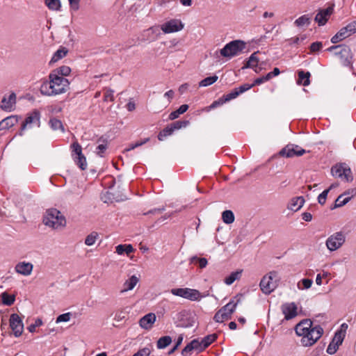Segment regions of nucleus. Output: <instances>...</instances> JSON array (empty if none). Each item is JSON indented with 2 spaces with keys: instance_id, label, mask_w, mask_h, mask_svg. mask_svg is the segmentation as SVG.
<instances>
[{
  "instance_id": "b1692460",
  "label": "nucleus",
  "mask_w": 356,
  "mask_h": 356,
  "mask_svg": "<svg viewBox=\"0 0 356 356\" xmlns=\"http://www.w3.org/2000/svg\"><path fill=\"white\" fill-rule=\"evenodd\" d=\"M67 55V49L65 47H60L58 49L52 56L50 61L49 62V65H53L60 59L64 58Z\"/></svg>"
},
{
  "instance_id": "412c9836",
  "label": "nucleus",
  "mask_w": 356,
  "mask_h": 356,
  "mask_svg": "<svg viewBox=\"0 0 356 356\" xmlns=\"http://www.w3.org/2000/svg\"><path fill=\"white\" fill-rule=\"evenodd\" d=\"M156 321V316L153 313H149L142 317L139 321L141 327L146 330L149 329Z\"/></svg>"
},
{
  "instance_id": "13d9d810",
  "label": "nucleus",
  "mask_w": 356,
  "mask_h": 356,
  "mask_svg": "<svg viewBox=\"0 0 356 356\" xmlns=\"http://www.w3.org/2000/svg\"><path fill=\"white\" fill-rule=\"evenodd\" d=\"M338 348H339V346H337V345H334V343L330 342V343L327 346V348L326 351H327V353L328 354L333 355V354H334L337 352Z\"/></svg>"
},
{
  "instance_id": "5701e85b",
  "label": "nucleus",
  "mask_w": 356,
  "mask_h": 356,
  "mask_svg": "<svg viewBox=\"0 0 356 356\" xmlns=\"http://www.w3.org/2000/svg\"><path fill=\"white\" fill-rule=\"evenodd\" d=\"M241 295L236 296L226 305L222 307V308H226L225 312L232 316L235 311L237 305L241 302Z\"/></svg>"
},
{
  "instance_id": "f8f14e48",
  "label": "nucleus",
  "mask_w": 356,
  "mask_h": 356,
  "mask_svg": "<svg viewBox=\"0 0 356 356\" xmlns=\"http://www.w3.org/2000/svg\"><path fill=\"white\" fill-rule=\"evenodd\" d=\"M40 113L38 110H33L31 113H30L28 116L26 118L25 120L23 122L22 124L21 131H19V135H23V131L26 128H31L33 125H36L37 127H40Z\"/></svg>"
},
{
  "instance_id": "de8ad7c7",
  "label": "nucleus",
  "mask_w": 356,
  "mask_h": 356,
  "mask_svg": "<svg viewBox=\"0 0 356 356\" xmlns=\"http://www.w3.org/2000/svg\"><path fill=\"white\" fill-rule=\"evenodd\" d=\"M191 346L193 348V350H197L198 352H202L204 350L203 348V344L202 343V341H200L198 339H193L191 341Z\"/></svg>"
},
{
  "instance_id": "393cba45",
  "label": "nucleus",
  "mask_w": 356,
  "mask_h": 356,
  "mask_svg": "<svg viewBox=\"0 0 356 356\" xmlns=\"http://www.w3.org/2000/svg\"><path fill=\"white\" fill-rule=\"evenodd\" d=\"M17 122V119L13 116L8 117L0 122V131L8 129L13 127Z\"/></svg>"
},
{
  "instance_id": "c03bdc74",
  "label": "nucleus",
  "mask_w": 356,
  "mask_h": 356,
  "mask_svg": "<svg viewBox=\"0 0 356 356\" xmlns=\"http://www.w3.org/2000/svg\"><path fill=\"white\" fill-rule=\"evenodd\" d=\"M98 236V234L97 232H92L85 239L86 245L90 246L95 244L96 239Z\"/></svg>"
},
{
  "instance_id": "ddd939ff",
  "label": "nucleus",
  "mask_w": 356,
  "mask_h": 356,
  "mask_svg": "<svg viewBox=\"0 0 356 356\" xmlns=\"http://www.w3.org/2000/svg\"><path fill=\"white\" fill-rule=\"evenodd\" d=\"M276 275L275 272H270L268 275L264 276L259 284L260 289L265 294H270L276 287L273 282V277Z\"/></svg>"
},
{
  "instance_id": "a19ab883",
  "label": "nucleus",
  "mask_w": 356,
  "mask_h": 356,
  "mask_svg": "<svg viewBox=\"0 0 356 356\" xmlns=\"http://www.w3.org/2000/svg\"><path fill=\"white\" fill-rule=\"evenodd\" d=\"M313 281L310 279H302L298 283V288L300 290L308 289L312 285Z\"/></svg>"
},
{
  "instance_id": "680f3d73",
  "label": "nucleus",
  "mask_w": 356,
  "mask_h": 356,
  "mask_svg": "<svg viewBox=\"0 0 356 356\" xmlns=\"http://www.w3.org/2000/svg\"><path fill=\"white\" fill-rule=\"evenodd\" d=\"M182 341H183V337L182 336H179L178 337V339H177V343L175 345V346L168 352V355L172 354L175 351V350H177V348L180 346V344L181 343Z\"/></svg>"
},
{
  "instance_id": "0eeeda50",
  "label": "nucleus",
  "mask_w": 356,
  "mask_h": 356,
  "mask_svg": "<svg viewBox=\"0 0 356 356\" xmlns=\"http://www.w3.org/2000/svg\"><path fill=\"white\" fill-rule=\"evenodd\" d=\"M170 292L174 296H179L191 301H199L202 298L206 297V295H202L198 290L190 288L172 289Z\"/></svg>"
},
{
  "instance_id": "37998d69",
  "label": "nucleus",
  "mask_w": 356,
  "mask_h": 356,
  "mask_svg": "<svg viewBox=\"0 0 356 356\" xmlns=\"http://www.w3.org/2000/svg\"><path fill=\"white\" fill-rule=\"evenodd\" d=\"M45 3L51 10H57L60 8V0H45Z\"/></svg>"
},
{
  "instance_id": "9b49d317",
  "label": "nucleus",
  "mask_w": 356,
  "mask_h": 356,
  "mask_svg": "<svg viewBox=\"0 0 356 356\" xmlns=\"http://www.w3.org/2000/svg\"><path fill=\"white\" fill-rule=\"evenodd\" d=\"M356 33V24H348L346 26L341 29L332 38L331 42L334 44L346 39Z\"/></svg>"
},
{
  "instance_id": "bf43d9fd",
  "label": "nucleus",
  "mask_w": 356,
  "mask_h": 356,
  "mask_svg": "<svg viewBox=\"0 0 356 356\" xmlns=\"http://www.w3.org/2000/svg\"><path fill=\"white\" fill-rule=\"evenodd\" d=\"M193 350V346H191V342L189 343H188L185 348L182 350L181 351V355L183 356H187L188 355L189 353H191V352Z\"/></svg>"
},
{
  "instance_id": "72a5a7b5",
  "label": "nucleus",
  "mask_w": 356,
  "mask_h": 356,
  "mask_svg": "<svg viewBox=\"0 0 356 356\" xmlns=\"http://www.w3.org/2000/svg\"><path fill=\"white\" fill-rule=\"evenodd\" d=\"M222 219L226 224H231L234 221V213L230 210H226L222 213Z\"/></svg>"
},
{
  "instance_id": "49530a36",
  "label": "nucleus",
  "mask_w": 356,
  "mask_h": 356,
  "mask_svg": "<svg viewBox=\"0 0 356 356\" xmlns=\"http://www.w3.org/2000/svg\"><path fill=\"white\" fill-rule=\"evenodd\" d=\"M344 338H345L344 334L336 332L331 342L334 343V345L339 346V345H341L342 343Z\"/></svg>"
},
{
  "instance_id": "4be33fe9",
  "label": "nucleus",
  "mask_w": 356,
  "mask_h": 356,
  "mask_svg": "<svg viewBox=\"0 0 356 356\" xmlns=\"http://www.w3.org/2000/svg\"><path fill=\"white\" fill-rule=\"evenodd\" d=\"M305 203L303 197H293L287 205V209L293 211H297L302 208Z\"/></svg>"
},
{
  "instance_id": "1a4fd4ad",
  "label": "nucleus",
  "mask_w": 356,
  "mask_h": 356,
  "mask_svg": "<svg viewBox=\"0 0 356 356\" xmlns=\"http://www.w3.org/2000/svg\"><path fill=\"white\" fill-rule=\"evenodd\" d=\"M335 4L328 3L325 7L320 8L315 16V22H327L331 19V16L334 13Z\"/></svg>"
},
{
  "instance_id": "bb28decb",
  "label": "nucleus",
  "mask_w": 356,
  "mask_h": 356,
  "mask_svg": "<svg viewBox=\"0 0 356 356\" xmlns=\"http://www.w3.org/2000/svg\"><path fill=\"white\" fill-rule=\"evenodd\" d=\"M258 54H259V51H256L251 54V56H250L245 65L244 66L245 68L257 67V66L258 65L259 61V59L257 57Z\"/></svg>"
},
{
  "instance_id": "c756f323",
  "label": "nucleus",
  "mask_w": 356,
  "mask_h": 356,
  "mask_svg": "<svg viewBox=\"0 0 356 356\" xmlns=\"http://www.w3.org/2000/svg\"><path fill=\"white\" fill-rule=\"evenodd\" d=\"M241 273H242V270L232 272L228 277H227L225 279V283L227 285H231L236 280H238L241 277Z\"/></svg>"
},
{
  "instance_id": "603ef678",
  "label": "nucleus",
  "mask_w": 356,
  "mask_h": 356,
  "mask_svg": "<svg viewBox=\"0 0 356 356\" xmlns=\"http://www.w3.org/2000/svg\"><path fill=\"white\" fill-rule=\"evenodd\" d=\"M328 193L329 190H325L318 195V202L320 204L323 205L325 203Z\"/></svg>"
},
{
  "instance_id": "4468645a",
  "label": "nucleus",
  "mask_w": 356,
  "mask_h": 356,
  "mask_svg": "<svg viewBox=\"0 0 356 356\" xmlns=\"http://www.w3.org/2000/svg\"><path fill=\"white\" fill-rule=\"evenodd\" d=\"M305 153V150L301 148L300 146L289 144L284 147L280 152V154L287 158L293 157L295 156H302Z\"/></svg>"
},
{
  "instance_id": "6e6552de",
  "label": "nucleus",
  "mask_w": 356,
  "mask_h": 356,
  "mask_svg": "<svg viewBox=\"0 0 356 356\" xmlns=\"http://www.w3.org/2000/svg\"><path fill=\"white\" fill-rule=\"evenodd\" d=\"M345 242V235L341 232H338L327 238L326 240V246L327 249L332 252L339 249Z\"/></svg>"
},
{
  "instance_id": "7c9ffc66",
  "label": "nucleus",
  "mask_w": 356,
  "mask_h": 356,
  "mask_svg": "<svg viewBox=\"0 0 356 356\" xmlns=\"http://www.w3.org/2000/svg\"><path fill=\"white\" fill-rule=\"evenodd\" d=\"M134 251V249L133 246L130 244L129 245H118L116 247V252L118 254H123L124 253H126L127 254H129Z\"/></svg>"
},
{
  "instance_id": "69168bd1",
  "label": "nucleus",
  "mask_w": 356,
  "mask_h": 356,
  "mask_svg": "<svg viewBox=\"0 0 356 356\" xmlns=\"http://www.w3.org/2000/svg\"><path fill=\"white\" fill-rule=\"evenodd\" d=\"M60 322H67V313L63 314L60 315L56 321V323H60Z\"/></svg>"
},
{
  "instance_id": "4d7b16f0",
  "label": "nucleus",
  "mask_w": 356,
  "mask_h": 356,
  "mask_svg": "<svg viewBox=\"0 0 356 356\" xmlns=\"http://www.w3.org/2000/svg\"><path fill=\"white\" fill-rule=\"evenodd\" d=\"M106 149H107L106 144H100L96 148V153L97 155H99L100 156H103V154L105 152Z\"/></svg>"
},
{
  "instance_id": "aec40b11",
  "label": "nucleus",
  "mask_w": 356,
  "mask_h": 356,
  "mask_svg": "<svg viewBox=\"0 0 356 356\" xmlns=\"http://www.w3.org/2000/svg\"><path fill=\"white\" fill-rule=\"evenodd\" d=\"M16 101V95L12 92L8 97H3L1 102L0 107L5 111H10Z\"/></svg>"
},
{
  "instance_id": "cd10ccee",
  "label": "nucleus",
  "mask_w": 356,
  "mask_h": 356,
  "mask_svg": "<svg viewBox=\"0 0 356 356\" xmlns=\"http://www.w3.org/2000/svg\"><path fill=\"white\" fill-rule=\"evenodd\" d=\"M188 109V105L182 104L181 106H179V108L178 109H177L176 111H172V113H170L169 117H168L169 120H173L177 119V118H179V116L181 114H183L185 112H186V111Z\"/></svg>"
},
{
  "instance_id": "ea45409f",
  "label": "nucleus",
  "mask_w": 356,
  "mask_h": 356,
  "mask_svg": "<svg viewBox=\"0 0 356 356\" xmlns=\"http://www.w3.org/2000/svg\"><path fill=\"white\" fill-rule=\"evenodd\" d=\"M217 338V335L216 334H209L204 337L202 339V343L203 344V348L204 349L207 348L210 344H211Z\"/></svg>"
},
{
  "instance_id": "7ed1b4c3",
  "label": "nucleus",
  "mask_w": 356,
  "mask_h": 356,
  "mask_svg": "<svg viewBox=\"0 0 356 356\" xmlns=\"http://www.w3.org/2000/svg\"><path fill=\"white\" fill-rule=\"evenodd\" d=\"M43 223L54 229H59L65 225L66 220L58 210L50 209L46 211L43 216Z\"/></svg>"
},
{
  "instance_id": "423d86ee",
  "label": "nucleus",
  "mask_w": 356,
  "mask_h": 356,
  "mask_svg": "<svg viewBox=\"0 0 356 356\" xmlns=\"http://www.w3.org/2000/svg\"><path fill=\"white\" fill-rule=\"evenodd\" d=\"M245 48V43L241 40H233L227 43L220 52L221 56L232 58L239 55Z\"/></svg>"
},
{
  "instance_id": "f3484780",
  "label": "nucleus",
  "mask_w": 356,
  "mask_h": 356,
  "mask_svg": "<svg viewBox=\"0 0 356 356\" xmlns=\"http://www.w3.org/2000/svg\"><path fill=\"white\" fill-rule=\"evenodd\" d=\"M281 309L286 320L292 319L297 316V306L294 302L284 303Z\"/></svg>"
},
{
  "instance_id": "6ab92c4d",
  "label": "nucleus",
  "mask_w": 356,
  "mask_h": 356,
  "mask_svg": "<svg viewBox=\"0 0 356 356\" xmlns=\"http://www.w3.org/2000/svg\"><path fill=\"white\" fill-rule=\"evenodd\" d=\"M138 282L139 277H137L135 275H131L124 282L122 289L120 291V293H124L134 289V288L136 286Z\"/></svg>"
},
{
  "instance_id": "dca6fc26",
  "label": "nucleus",
  "mask_w": 356,
  "mask_h": 356,
  "mask_svg": "<svg viewBox=\"0 0 356 356\" xmlns=\"http://www.w3.org/2000/svg\"><path fill=\"white\" fill-rule=\"evenodd\" d=\"M183 28L184 24H162L161 27L155 26L150 28V30L152 31H159L161 29L164 33H171L181 31Z\"/></svg>"
},
{
  "instance_id": "9d476101",
  "label": "nucleus",
  "mask_w": 356,
  "mask_h": 356,
  "mask_svg": "<svg viewBox=\"0 0 356 356\" xmlns=\"http://www.w3.org/2000/svg\"><path fill=\"white\" fill-rule=\"evenodd\" d=\"M331 173L334 177L341 178L348 182L352 181L353 179L350 168L342 164L333 166Z\"/></svg>"
},
{
  "instance_id": "20e7f679",
  "label": "nucleus",
  "mask_w": 356,
  "mask_h": 356,
  "mask_svg": "<svg viewBox=\"0 0 356 356\" xmlns=\"http://www.w3.org/2000/svg\"><path fill=\"white\" fill-rule=\"evenodd\" d=\"M71 158L74 164L81 170L88 168L86 157L82 152V147L78 142L74 141L70 145Z\"/></svg>"
},
{
  "instance_id": "774afa93",
  "label": "nucleus",
  "mask_w": 356,
  "mask_h": 356,
  "mask_svg": "<svg viewBox=\"0 0 356 356\" xmlns=\"http://www.w3.org/2000/svg\"><path fill=\"white\" fill-rule=\"evenodd\" d=\"M266 81V79H264V76L259 77V78L256 79L254 81V83H252V85H253V86H256V85H260Z\"/></svg>"
},
{
  "instance_id": "e2e57ef3",
  "label": "nucleus",
  "mask_w": 356,
  "mask_h": 356,
  "mask_svg": "<svg viewBox=\"0 0 356 356\" xmlns=\"http://www.w3.org/2000/svg\"><path fill=\"white\" fill-rule=\"evenodd\" d=\"M81 314L80 312H68V321H70L72 319L79 318V317L81 316Z\"/></svg>"
},
{
  "instance_id": "6e6d98bb",
  "label": "nucleus",
  "mask_w": 356,
  "mask_h": 356,
  "mask_svg": "<svg viewBox=\"0 0 356 356\" xmlns=\"http://www.w3.org/2000/svg\"><path fill=\"white\" fill-rule=\"evenodd\" d=\"M323 47L321 42H315L310 45V50L312 52L318 51Z\"/></svg>"
},
{
  "instance_id": "c9c22d12",
  "label": "nucleus",
  "mask_w": 356,
  "mask_h": 356,
  "mask_svg": "<svg viewBox=\"0 0 356 356\" xmlns=\"http://www.w3.org/2000/svg\"><path fill=\"white\" fill-rule=\"evenodd\" d=\"M174 130L170 124L168 125L165 128H164L158 135V139L159 140H163L164 138L170 136L173 134Z\"/></svg>"
},
{
  "instance_id": "2eb2a0df",
  "label": "nucleus",
  "mask_w": 356,
  "mask_h": 356,
  "mask_svg": "<svg viewBox=\"0 0 356 356\" xmlns=\"http://www.w3.org/2000/svg\"><path fill=\"white\" fill-rule=\"evenodd\" d=\"M10 326L16 337L22 335L24 330V325L18 314H13L10 315Z\"/></svg>"
},
{
  "instance_id": "3c124183",
  "label": "nucleus",
  "mask_w": 356,
  "mask_h": 356,
  "mask_svg": "<svg viewBox=\"0 0 356 356\" xmlns=\"http://www.w3.org/2000/svg\"><path fill=\"white\" fill-rule=\"evenodd\" d=\"M313 17L312 14H306L303 15L297 19L294 22H309Z\"/></svg>"
},
{
  "instance_id": "f704fd0d",
  "label": "nucleus",
  "mask_w": 356,
  "mask_h": 356,
  "mask_svg": "<svg viewBox=\"0 0 356 356\" xmlns=\"http://www.w3.org/2000/svg\"><path fill=\"white\" fill-rule=\"evenodd\" d=\"M239 95V92L236 88L232 90L230 92L225 94L222 96V99H220L221 103L229 102L232 99L236 98Z\"/></svg>"
},
{
  "instance_id": "864d4df0",
  "label": "nucleus",
  "mask_w": 356,
  "mask_h": 356,
  "mask_svg": "<svg viewBox=\"0 0 356 356\" xmlns=\"http://www.w3.org/2000/svg\"><path fill=\"white\" fill-rule=\"evenodd\" d=\"M344 197H350V200L356 195V188H350L341 194Z\"/></svg>"
},
{
  "instance_id": "052dcab7",
  "label": "nucleus",
  "mask_w": 356,
  "mask_h": 356,
  "mask_svg": "<svg viewBox=\"0 0 356 356\" xmlns=\"http://www.w3.org/2000/svg\"><path fill=\"white\" fill-rule=\"evenodd\" d=\"M305 39H306V36L302 35L301 37H296L293 38H291L289 40V41H290L291 44H298L300 42H302Z\"/></svg>"
},
{
  "instance_id": "338daca9",
  "label": "nucleus",
  "mask_w": 356,
  "mask_h": 356,
  "mask_svg": "<svg viewBox=\"0 0 356 356\" xmlns=\"http://www.w3.org/2000/svg\"><path fill=\"white\" fill-rule=\"evenodd\" d=\"M302 219L307 222H309L312 219V215L310 213L305 212L302 214Z\"/></svg>"
},
{
  "instance_id": "a878e982",
  "label": "nucleus",
  "mask_w": 356,
  "mask_h": 356,
  "mask_svg": "<svg viewBox=\"0 0 356 356\" xmlns=\"http://www.w3.org/2000/svg\"><path fill=\"white\" fill-rule=\"evenodd\" d=\"M226 308L220 309L214 315L213 319L217 323H222L225 321H227L231 318V315L225 312Z\"/></svg>"
},
{
  "instance_id": "473e14b6",
  "label": "nucleus",
  "mask_w": 356,
  "mask_h": 356,
  "mask_svg": "<svg viewBox=\"0 0 356 356\" xmlns=\"http://www.w3.org/2000/svg\"><path fill=\"white\" fill-rule=\"evenodd\" d=\"M2 302L3 305L7 306L12 305L15 302V296L10 295L6 292H3L1 295Z\"/></svg>"
},
{
  "instance_id": "a211bd4d",
  "label": "nucleus",
  "mask_w": 356,
  "mask_h": 356,
  "mask_svg": "<svg viewBox=\"0 0 356 356\" xmlns=\"http://www.w3.org/2000/svg\"><path fill=\"white\" fill-rule=\"evenodd\" d=\"M33 266L30 262H19L15 266V270L17 273L27 276L31 274Z\"/></svg>"
},
{
  "instance_id": "39448f33",
  "label": "nucleus",
  "mask_w": 356,
  "mask_h": 356,
  "mask_svg": "<svg viewBox=\"0 0 356 356\" xmlns=\"http://www.w3.org/2000/svg\"><path fill=\"white\" fill-rule=\"evenodd\" d=\"M328 51H334V54L340 58L344 66H349L352 63L353 54L349 46L339 44L332 46L327 49Z\"/></svg>"
},
{
  "instance_id": "4c0bfd02",
  "label": "nucleus",
  "mask_w": 356,
  "mask_h": 356,
  "mask_svg": "<svg viewBox=\"0 0 356 356\" xmlns=\"http://www.w3.org/2000/svg\"><path fill=\"white\" fill-rule=\"evenodd\" d=\"M218 77L216 75L208 76V77L202 79L200 82L199 86L200 87H207V86H211V84L214 83L218 80Z\"/></svg>"
},
{
  "instance_id": "2f4dec72",
  "label": "nucleus",
  "mask_w": 356,
  "mask_h": 356,
  "mask_svg": "<svg viewBox=\"0 0 356 356\" xmlns=\"http://www.w3.org/2000/svg\"><path fill=\"white\" fill-rule=\"evenodd\" d=\"M309 76L310 73L309 72H304L303 71H300L298 72V83H302L303 86H307L309 84Z\"/></svg>"
},
{
  "instance_id": "e433bc0d",
  "label": "nucleus",
  "mask_w": 356,
  "mask_h": 356,
  "mask_svg": "<svg viewBox=\"0 0 356 356\" xmlns=\"http://www.w3.org/2000/svg\"><path fill=\"white\" fill-rule=\"evenodd\" d=\"M49 123L53 130H61L63 132L64 131V127L60 120L56 118H51Z\"/></svg>"
},
{
  "instance_id": "79ce46f5",
  "label": "nucleus",
  "mask_w": 356,
  "mask_h": 356,
  "mask_svg": "<svg viewBox=\"0 0 356 356\" xmlns=\"http://www.w3.org/2000/svg\"><path fill=\"white\" fill-rule=\"evenodd\" d=\"M188 124H189L188 120H179V121H176V122L170 124V125L172 126L174 131L180 129L181 128H185Z\"/></svg>"
},
{
  "instance_id": "a18cd8bd",
  "label": "nucleus",
  "mask_w": 356,
  "mask_h": 356,
  "mask_svg": "<svg viewBox=\"0 0 356 356\" xmlns=\"http://www.w3.org/2000/svg\"><path fill=\"white\" fill-rule=\"evenodd\" d=\"M344 338H345L344 334L336 332L331 342L334 343V345L339 346V345H341L342 343Z\"/></svg>"
},
{
  "instance_id": "0e129e2a",
  "label": "nucleus",
  "mask_w": 356,
  "mask_h": 356,
  "mask_svg": "<svg viewBox=\"0 0 356 356\" xmlns=\"http://www.w3.org/2000/svg\"><path fill=\"white\" fill-rule=\"evenodd\" d=\"M70 8L74 10H77L79 9V3L80 0H68Z\"/></svg>"
},
{
  "instance_id": "f03ea898",
  "label": "nucleus",
  "mask_w": 356,
  "mask_h": 356,
  "mask_svg": "<svg viewBox=\"0 0 356 356\" xmlns=\"http://www.w3.org/2000/svg\"><path fill=\"white\" fill-rule=\"evenodd\" d=\"M295 331L297 335L302 337L301 344L305 347L313 346L323 334L322 327L319 325H313V322L309 318L298 323Z\"/></svg>"
},
{
  "instance_id": "58836bf2",
  "label": "nucleus",
  "mask_w": 356,
  "mask_h": 356,
  "mask_svg": "<svg viewBox=\"0 0 356 356\" xmlns=\"http://www.w3.org/2000/svg\"><path fill=\"white\" fill-rule=\"evenodd\" d=\"M349 201H350V197H344L341 194L337 198V200H335V204H334V207H332L331 209H336V208H338V207H341L346 205Z\"/></svg>"
},
{
  "instance_id": "8fccbe9b",
  "label": "nucleus",
  "mask_w": 356,
  "mask_h": 356,
  "mask_svg": "<svg viewBox=\"0 0 356 356\" xmlns=\"http://www.w3.org/2000/svg\"><path fill=\"white\" fill-rule=\"evenodd\" d=\"M195 261H197L198 262L199 266L201 268L206 267L207 264V260L205 258H198L197 257H193L191 259V261L193 263Z\"/></svg>"
},
{
  "instance_id": "c85d7f7f",
  "label": "nucleus",
  "mask_w": 356,
  "mask_h": 356,
  "mask_svg": "<svg viewBox=\"0 0 356 356\" xmlns=\"http://www.w3.org/2000/svg\"><path fill=\"white\" fill-rule=\"evenodd\" d=\"M172 343V338L170 336H164L159 339L156 343L158 349H163Z\"/></svg>"
},
{
  "instance_id": "09e8293b",
  "label": "nucleus",
  "mask_w": 356,
  "mask_h": 356,
  "mask_svg": "<svg viewBox=\"0 0 356 356\" xmlns=\"http://www.w3.org/2000/svg\"><path fill=\"white\" fill-rule=\"evenodd\" d=\"M104 90H105V94H104V102L114 101V95H113L114 91L111 88H105Z\"/></svg>"
},
{
  "instance_id": "f257e3e1",
  "label": "nucleus",
  "mask_w": 356,
  "mask_h": 356,
  "mask_svg": "<svg viewBox=\"0 0 356 356\" xmlns=\"http://www.w3.org/2000/svg\"><path fill=\"white\" fill-rule=\"evenodd\" d=\"M67 67H58L49 74V81H44L40 88L42 95L51 96L64 93L67 83Z\"/></svg>"
},
{
  "instance_id": "5fc2aeb1",
  "label": "nucleus",
  "mask_w": 356,
  "mask_h": 356,
  "mask_svg": "<svg viewBox=\"0 0 356 356\" xmlns=\"http://www.w3.org/2000/svg\"><path fill=\"white\" fill-rule=\"evenodd\" d=\"M252 87H253L252 84L245 83V84H243V85L239 86L238 88H236V89L239 92V95H241V94L245 92V91L250 90Z\"/></svg>"
}]
</instances>
